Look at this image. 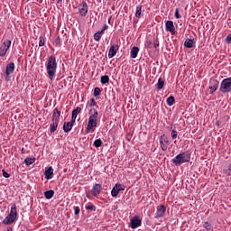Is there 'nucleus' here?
<instances>
[{"label":"nucleus","mask_w":231,"mask_h":231,"mask_svg":"<svg viewBox=\"0 0 231 231\" xmlns=\"http://www.w3.org/2000/svg\"><path fill=\"white\" fill-rule=\"evenodd\" d=\"M140 52V49L136 46H134L131 49L130 51V57H132V59H136V57H138V53Z\"/></svg>","instance_id":"412c9836"},{"label":"nucleus","mask_w":231,"mask_h":231,"mask_svg":"<svg viewBox=\"0 0 231 231\" xmlns=\"http://www.w3.org/2000/svg\"><path fill=\"white\" fill-rule=\"evenodd\" d=\"M153 48H158L160 46V42L158 40H155L152 43Z\"/></svg>","instance_id":"c03bdc74"},{"label":"nucleus","mask_w":231,"mask_h":231,"mask_svg":"<svg viewBox=\"0 0 231 231\" xmlns=\"http://www.w3.org/2000/svg\"><path fill=\"white\" fill-rule=\"evenodd\" d=\"M101 84H109V76L104 75L101 77Z\"/></svg>","instance_id":"2f4dec72"},{"label":"nucleus","mask_w":231,"mask_h":231,"mask_svg":"<svg viewBox=\"0 0 231 231\" xmlns=\"http://www.w3.org/2000/svg\"><path fill=\"white\" fill-rule=\"evenodd\" d=\"M79 10L81 17H86L88 15V3L83 2L79 5Z\"/></svg>","instance_id":"4468645a"},{"label":"nucleus","mask_w":231,"mask_h":231,"mask_svg":"<svg viewBox=\"0 0 231 231\" xmlns=\"http://www.w3.org/2000/svg\"><path fill=\"white\" fill-rule=\"evenodd\" d=\"M102 145H104V142H102V139H97L96 141H94V146L98 148V147H102Z\"/></svg>","instance_id":"72a5a7b5"},{"label":"nucleus","mask_w":231,"mask_h":231,"mask_svg":"<svg viewBox=\"0 0 231 231\" xmlns=\"http://www.w3.org/2000/svg\"><path fill=\"white\" fill-rule=\"evenodd\" d=\"M176 102V98L174 97V96H170L167 99H166V104L167 106H174V103Z\"/></svg>","instance_id":"bb28decb"},{"label":"nucleus","mask_w":231,"mask_h":231,"mask_svg":"<svg viewBox=\"0 0 231 231\" xmlns=\"http://www.w3.org/2000/svg\"><path fill=\"white\" fill-rule=\"evenodd\" d=\"M104 34V31H98L94 34V40L98 42L100 39H102V35Z\"/></svg>","instance_id":"cd10ccee"},{"label":"nucleus","mask_w":231,"mask_h":231,"mask_svg":"<svg viewBox=\"0 0 231 231\" xmlns=\"http://www.w3.org/2000/svg\"><path fill=\"white\" fill-rule=\"evenodd\" d=\"M55 196V191L53 189H50L44 192V197L46 199H51Z\"/></svg>","instance_id":"393cba45"},{"label":"nucleus","mask_w":231,"mask_h":231,"mask_svg":"<svg viewBox=\"0 0 231 231\" xmlns=\"http://www.w3.org/2000/svg\"><path fill=\"white\" fill-rule=\"evenodd\" d=\"M226 42H227V44H231V34L226 37Z\"/></svg>","instance_id":"a18cd8bd"},{"label":"nucleus","mask_w":231,"mask_h":231,"mask_svg":"<svg viewBox=\"0 0 231 231\" xmlns=\"http://www.w3.org/2000/svg\"><path fill=\"white\" fill-rule=\"evenodd\" d=\"M130 226L134 230L138 228L139 226H142V219H140V217L134 216L130 220Z\"/></svg>","instance_id":"1a4fd4ad"},{"label":"nucleus","mask_w":231,"mask_h":231,"mask_svg":"<svg viewBox=\"0 0 231 231\" xmlns=\"http://www.w3.org/2000/svg\"><path fill=\"white\" fill-rule=\"evenodd\" d=\"M224 174H226L227 176H231V163L228 165L227 169L223 170Z\"/></svg>","instance_id":"c9c22d12"},{"label":"nucleus","mask_w":231,"mask_h":231,"mask_svg":"<svg viewBox=\"0 0 231 231\" xmlns=\"http://www.w3.org/2000/svg\"><path fill=\"white\" fill-rule=\"evenodd\" d=\"M110 23H111V18L108 19V24H110Z\"/></svg>","instance_id":"8fccbe9b"},{"label":"nucleus","mask_w":231,"mask_h":231,"mask_svg":"<svg viewBox=\"0 0 231 231\" xmlns=\"http://www.w3.org/2000/svg\"><path fill=\"white\" fill-rule=\"evenodd\" d=\"M107 28H109V26H107V24H105L104 27L102 28L101 32H106V30H107Z\"/></svg>","instance_id":"49530a36"},{"label":"nucleus","mask_w":231,"mask_h":231,"mask_svg":"<svg viewBox=\"0 0 231 231\" xmlns=\"http://www.w3.org/2000/svg\"><path fill=\"white\" fill-rule=\"evenodd\" d=\"M219 91L231 93V78L224 79L220 84Z\"/></svg>","instance_id":"39448f33"},{"label":"nucleus","mask_w":231,"mask_h":231,"mask_svg":"<svg viewBox=\"0 0 231 231\" xmlns=\"http://www.w3.org/2000/svg\"><path fill=\"white\" fill-rule=\"evenodd\" d=\"M142 8H143L142 5H139L136 6L135 17H137V19H142L143 15V13L142 12Z\"/></svg>","instance_id":"4be33fe9"},{"label":"nucleus","mask_w":231,"mask_h":231,"mask_svg":"<svg viewBox=\"0 0 231 231\" xmlns=\"http://www.w3.org/2000/svg\"><path fill=\"white\" fill-rule=\"evenodd\" d=\"M165 30L170 32L171 35H176V28L174 27V22L168 20L165 22Z\"/></svg>","instance_id":"9d476101"},{"label":"nucleus","mask_w":231,"mask_h":231,"mask_svg":"<svg viewBox=\"0 0 231 231\" xmlns=\"http://www.w3.org/2000/svg\"><path fill=\"white\" fill-rule=\"evenodd\" d=\"M171 138L172 140H176V138H178V131L176 130L171 131Z\"/></svg>","instance_id":"58836bf2"},{"label":"nucleus","mask_w":231,"mask_h":231,"mask_svg":"<svg viewBox=\"0 0 231 231\" xmlns=\"http://www.w3.org/2000/svg\"><path fill=\"white\" fill-rule=\"evenodd\" d=\"M46 71L50 80H53L57 75V58L51 55L49 57L46 64Z\"/></svg>","instance_id":"f257e3e1"},{"label":"nucleus","mask_w":231,"mask_h":231,"mask_svg":"<svg viewBox=\"0 0 231 231\" xmlns=\"http://www.w3.org/2000/svg\"><path fill=\"white\" fill-rule=\"evenodd\" d=\"M89 107H93L94 106H97V101H95V98L90 99Z\"/></svg>","instance_id":"a19ab883"},{"label":"nucleus","mask_w":231,"mask_h":231,"mask_svg":"<svg viewBox=\"0 0 231 231\" xmlns=\"http://www.w3.org/2000/svg\"><path fill=\"white\" fill-rule=\"evenodd\" d=\"M144 46H145V48H147L148 50H152V42L147 40V41L145 42Z\"/></svg>","instance_id":"f704fd0d"},{"label":"nucleus","mask_w":231,"mask_h":231,"mask_svg":"<svg viewBox=\"0 0 231 231\" xmlns=\"http://www.w3.org/2000/svg\"><path fill=\"white\" fill-rule=\"evenodd\" d=\"M166 211H167V208H165L164 205H159L157 207V211L155 213L154 218L155 219H160V217H163Z\"/></svg>","instance_id":"9b49d317"},{"label":"nucleus","mask_w":231,"mask_h":231,"mask_svg":"<svg viewBox=\"0 0 231 231\" xmlns=\"http://www.w3.org/2000/svg\"><path fill=\"white\" fill-rule=\"evenodd\" d=\"M74 214L79 216L80 214V208L79 206H74Z\"/></svg>","instance_id":"4c0bfd02"},{"label":"nucleus","mask_w":231,"mask_h":231,"mask_svg":"<svg viewBox=\"0 0 231 231\" xmlns=\"http://www.w3.org/2000/svg\"><path fill=\"white\" fill-rule=\"evenodd\" d=\"M90 113H92L91 115H95L96 116L98 117V111L97 109H95V108L91 109Z\"/></svg>","instance_id":"79ce46f5"},{"label":"nucleus","mask_w":231,"mask_h":231,"mask_svg":"<svg viewBox=\"0 0 231 231\" xmlns=\"http://www.w3.org/2000/svg\"><path fill=\"white\" fill-rule=\"evenodd\" d=\"M17 219V207H15V204H14L11 208L10 213L7 215V217L3 220L4 225H12L14 221Z\"/></svg>","instance_id":"7ed1b4c3"},{"label":"nucleus","mask_w":231,"mask_h":231,"mask_svg":"<svg viewBox=\"0 0 231 231\" xmlns=\"http://www.w3.org/2000/svg\"><path fill=\"white\" fill-rule=\"evenodd\" d=\"M56 42H57V44H59V42H60V38H57Z\"/></svg>","instance_id":"de8ad7c7"},{"label":"nucleus","mask_w":231,"mask_h":231,"mask_svg":"<svg viewBox=\"0 0 231 231\" xmlns=\"http://www.w3.org/2000/svg\"><path fill=\"white\" fill-rule=\"evenodd\" d=\"M82 111V108L80 106L76 107V109L72 110V116L70 122L74 123L77 122V116H79V113Z\"/></svg>","instance_id":"a211bd4d"},{"label":"nucleus","mask_w":231,"mask_h":231,"mask_svg":"<svg viewBox=\"0 0 231 231\" xmlns=\"http://www.w3.org/2000/svg\"><path fill=\"white\" fill-rule=\"evenodd\" d=\"M75 123H73V121L70 122H65L63 124V131L64 133H69V131H71V129H73V125Z\"/></svg>","instance_id":"6ab92c4d"},{"label":"nucleus","mask_w":231,"mask_h":231,"mask_svg":"<svg viewBox=\"0 0 231 231\" xmlns=\"http://www.w3.org/2000/svg\"><path fill=\"white\" fill-rule=\"evenodd\" d=\"M157 89L160 91L163 89V86H165V80L163 79L159 78L158 82H157Z\"/></svg>","instance_id":"a878e982"},{"label":"nucleus","mask_w":231,"mask_h":231,"mask_svg":"<svg viewBox=\"0 0 231 231\" xmlns=\"http://www.w3.org/2000/svg\"><path fill=\"white\" fill-rule=\"evenodd\" d=\"M24 163L29 167V165H32V163H35V158H26L24 159Z\"/></svg>","instance_id":"c85d7f7f"},{"label":"nucleus","mask_w":231,"mask_h":231,"mask_svg":"<svg viewBox=\"0 0 231 231\" xmlns=\"http://www.w3.org/2000/svg\"><path fill=\"white\" fill-rule=\"evenodd\" d=\"M87 210H90L91 212H97V206L93 205V204H88L86 207Z\"/></svg>","instance_id":"c756f323"},{"label":"nucleus","mask_w":231,"mask_h":231,"mask_svg":"<svg viewBox=\"0 0 231 231\" xmlns=\"http://www.w3.org/2000/svg\"><path fill=\"white\" fill-rule=\"evenodd\" d=\"M209 84L210 95H214L217 91V88H219V82L217 79H210Z\"/></svg>","instance_id":"f8f14e48"},{"label":"nucleus","mask_w":231,"mask_h":231,"mask_svg":"<svg viewBox=\"0 0 231 231\" xmlns=\"http://www.w3.org/2000/svg\"><path fill=\"white\" fill-rule=\"evenodd\" d=\"M40 41H39V46L42 47L44 44H46V42L44 41V38L42 36H40Z\"/></svg>","instance_id":"e433bc0d"},{"label":"nucleus","mask_w":231,"mask_h":231,"mask_svg":"<svg viewBox=\"0 0 231 231\" xmlns=\"http://www.w3.org/2000/svg\"><path fill=\"white\" fill-rule=\"evenodd\" d=\"M45 180H51L53 178V168L50 166L44 172Z\"/></svg>","instance_id":"aec40b11"},{"label":"nucleus","mask_w":231,"mask_h":231,"mask_svg":"<svg viewBox=\"0 0 231 231\" xmlns=\"http://www.w3.org/2000/svg\"><path fill=\"white\" fill-rule=\"evenodd\" d=\"M185 48H194V39H186L184 42Z\"/></svg>","instance_id":"5701e85b"},{"label":"nucleus","mask_w":231,"mask_h":231,"mask_svg":"<svg viewBox=\"0 0 231 231\" xmlns=\"http://www.w3.org/2000/svg\"><path fill=\"white\" fill-rule=\"evenodd\" d=\"M90 192L94 198H97L102 192V185L95 184Z\"/></svg>","instance_id":"2eb2a0df"},{"label":"nucleus","mask_w":231,"mask_h":231,"mask_svg":"<svg viewBox=\"0 0 231 231\" xmlns=\"http://www.w3.org/2000/svg\"><path fill=\"white\" fill-rule=\"evenodd\" d=\"M125 190V188H124V185L120 184V183H116L112 190H111V196L112 198H116L118 196V194H120V192Z\"/></svg>","instance_id":"0eeeda50"},{"label":"nucleus","mask_w":231,"mask_h":231,"mask_svg":"<svg viewBox=\"0 0 231 231\" xmlns=\"http://www.w3.org/2000/svg\"><path fill=\"white\" fill-rule=\"evenodd\" d=\"M101 93H102V89H100V88H98V87H96L94 88L93 96L94 97H100Z\"/></svg>","instance_id":"473e14b6"},{"label":"nucleus","mask_w":231,"mask_h":231,"mask_svg":"<svg viewBox=\"0 0 231 231\" xmlns=\"http://www.w3.org/2000/svg\"><path fill=\"white\" fill-rule=\"evenodd\" d=\"M10 46H12V41L5 40L0 46V57H5V55H6V52L10 50Z\"/></svg>","instance_id":"423d86ee"},{"label":"nucleus","mask_w":231,"mask_h":231,"mask_svg":"<svg viewBox=\"0 0 231 231\" xmlns=\"http://www.w3.org/2000/svg\"><path fill=\"white\" fill-rule=\"evenodd\" d=\"M189 162H190V152H180L171 159V162L176 167H180V165H183V163H189Z\"/></svg>","instance_id":"f03ea898"},{"label":"nucleus","mask_w":231,"mask_h":231,"mask_svg":"<svg viewBox=\"0 0 231 231\" xmlns=\"http://www.w3.org/2000/svg\"><path fill=\"white\" fill-rule=\"evenodd\" d=\"M62 0H57V3L59 4V3H60Z\"/></svg>","instance_id":"3c124183"},{"label":"nucleus","mask_w":231,"mask_h":231,"mask_svg":"<svg viewBox=\"0 0 231 231\" xmlns=\"http://www.w3.org/2000/svg\"><path fill=\"white\" fill-rule=\"evenodd\" d=\"M51 120L52 122H60V111L59 108H54Z\"/></svg>","instance_id":"f3484780"},{"label":"nucleus","mask_w":231,"mask_h":231,"mask_svg":"<svg viewBox=\"0 0 231 231\" xmlns=\"http://www.w3.org/2000/svg\"><path fill=\"white\" fill-rule=\"evenodd\" d=\"M118 50H119L118 45H112L108 51L109 59H113V57H115V55H116V51H118Z\"/></svg>","instance_id":"dca6fc26"},{"label":"nucleus","mask_w":231,"mask_h":231,"mask_svg":"<svg viewBox=\"0 0 231 231\" xmlns=\"http://www.w3.org/2000/svg\"><path fill=\"white\" fill-rule=\"evenodd\" d=\"M4 178H10V173L6 172V171L2 170Z\"/></svg>","instance_id":"37998d69"},{"label":"nucleus","mask_w":231,"mask_h":231,"mask_svg":"<svg viewBox=\"0 0 231 231\" xmlns=\"http://www.w3.org/2000/svg\"><path fill=\"white\" fill-rule=\"evenodd\" d=\"M160 145L162 151H167L169 147V137H165V135H162L160 139Z\"/></svg>","instance_id":"ddd939ff"},{"label":"nucleus","mask_w":231,"mask_h":231,"mask_svg":"<svg viewBox=\"0 0 231 231\" xmlns=\"http://www.w3.org/2000/svg\"><path fill=\"white\" fill-rule=\"evenodd\" d=\"M15 71V63L10 62L6 65L5 69V80H10V75Z\"/></svg>","instance_id":"6e6552de"},{"label":"nucleus","mask_w":231,"mask_h":231,"mask_svg":"<svg viewBox=\"0 0 231 231\" xmlns=\"http://www.w3.org/2000/svg\"><path fill=\"white\" fill-rule=\"evenodd\" d=\"M7 231H13L12 227L7 228Z\"/></svg>","instance_id":"09e8293b"},{"label":"nucleus","mask_w":231,"mask_h":231,"mask_svg":"<svg viewBox=\"0 0 231 231\" xmlns=\"http://www.w3.org/2000/svg\"><path fill=\"white\" fill-rule=\"evenodd\" d=\"M98 117L96 115H90L88 117V124L86 128V134H89L91 133V129H95L97 127Z\"/></svg>","instance_id":"20e7f679"},{"label":"nucleus","mask_w":231,"mask_h":231,"mask_svg":"<svg viewBox=\"0 0 231 231\" xmlns=\"http://www.w3.org/2000/svg\"><path fill=\"white\" fill-rule=\"evenodd\" d=\"M58 127H59V122L52 121V123L50 125V133L51 134L55 133Z\"/></svg>","instance_id":"b1692460"},{"label":"nucleus","mask_w":231,"mask_h":231,"mask_svg":"<svg viewBox=\"0 0 231 231\" xmlns=\"http://www.w3.org/2000/svg\"><path fill=\"white\" fill-rule=\"evenodd\" d=\"M181 15H180V9L176 8L175 9V19H180Z\"/></svg>","instance_id":"ea45409f"},{"label":"nucleus","mask_w":231,"mask_h":231,"mask_svg":"<svg viewBox=\"0 0 231 231\" xmlns=\"http://www.w3.org/2000/svg\"><path fill=\"white\" fill-rule=\"evenodd\" d=\"M203 228H205L207 231L212 230V225L209 222H203L202 223Z\"/></svg>","instance_id":"7c9ffc66"}]
</instances>
